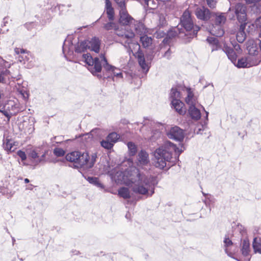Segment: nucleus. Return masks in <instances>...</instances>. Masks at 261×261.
<instances>
[{
    "label": "nucleus",
    "instance_id": "obj_23",
    "mask_svg": "<svg viewBox=\"0 0 261 261\" xmlns=\"http://www.w3.org/2000/svg\"><path fill=\"white\" fill-rule=\"evenodd\" d=\"M184 33V31L182 29H180L178 27L172 28L169 30L167 33V36L164 40L166 39H172L178 35H181Z\"/></svg>",
    "mask_w": 261,
    "mask_h": 261
},
{
    "label": "nucleus",
    "instance_id": "obj_19",
    "mask_svg": "<svg viewBox=\"0 0 261 261\" xmlns=\"http://www.w3.org/2000/svg\"><path fill=\"white\" fill-rule=\"evenodd\" d=\"M171 104L172 107L179 114L181 115L185 114L186 111V108L184 107L185 105L180 99L178 100H171Z\"/></svg>",
    "mask_w": 261,
    "mask_h": 261
},
{
    "label": "nucleus",
    "instance_id": "obj_41",
    "mask_svg": "<svg viewBox=\"0 0 261 261\" xmlns=\"http://www.w3.org/2000/svg\"><path fill=\"white\" fill-rule=\"evenodd\" d=\"M107 141L110 142L113 145L119 139V136L115 132L110 133L106 138Z\"/></svg>",
    "mask_w": 261,
    "mask_h": 261
},
{
    "label": "nucleus",
    "instance_id": "obj_17",
    "mask_svg": "<svg viewBox=\"0 0 261 261\" xmlns=\"http://www.w3.org/2000/svg\"><path fill=\"white\" fill-rule=\"evenodd\" d=\"M87 41L88 48L98 53L99 51L100 41L96 37H94L90 41Z\"/></svg>",
    "mask_w": 261,
    "mask_h": 261
},
{
    "label": "nucleus",
    "instance_id": "obj_42",
    "mask_svg": "<svg viewBox=\"0 0 261 261\" xmlns=\"http://www.w3.org/2000/svg\"><path fill=\"white\" fill-rule=\"evenodd\" d=\"M241 251L242 254L245 256L249 255L250 252V244L248 241L244 240Z\"/></svg>",
    "mask_w": 261,
    "mask_h": 261
},
{
    "label": "nucleus",
    "instance_id": "obj_52",
    "mask_svg": "<svg viewBox=\"0 0 261 261\" xmlns=\"http://www.w3.org/2000/svg\"><path fill=\"white\" fill-rule=\"evenodd\" d=\"M114 1L118 5L120 9L126 8L124 0H114Z\"/></svg>",
    "mask_w": 261,
    "mask_h": 261
},
{
    "label": "nucleus",
    "instance_id": "obj_8",
    "mask_svg": "<svg viewBox=\"0 0 261 261\" xmlns=\"http://www.w3.org/2000/svg\"><path fill=\"white\" fill-rule=\"evenodd\" d=\"M119 15V22L122 25L129 26L130 28L133 23L135 22V20L128 14L126 8L120 9Z\"/></svg>",
    "mask_w": 261,
    "mask_h": 261
},
{
    "label": "nucleus",
    "instance_id": "obj_37",
    "mask_svg": "<svg viewBox=\"0 0 261 261\" xmlns=\"http://www.w3.org/2000/svg\"><path fill=\"white\" fill-rule=\"evenodd\" d=\"M103 28L106 31L110 30H114L116 29H118V24L113 21H109V22H107L105 21V22H102Z\"/></svg>",
    "mask_w": 261,
    "mask_h": 261
},
{
    "label": "nucleus",
    "instance_id": "obj_29",
    "mask_svg": "<svg viewBox=\"0 0 261 261\" xmlns=\"http://www.w3.org/2000/svg\"><path fill=\"white\" fill-rule=\"evenodd\" d=\"M138 162L141 165H146L149 161L148 154L144 150H141L138 154Z\"/></svg>",
    "mask_w": 261,
    "mask_h": 261
},
{
    "label": "nucleus",
    "instance_id": "obj_46",
    "mask_svg": "<svg viewBox=\"0 0 261 261\" xmlns=\"http://www.w3.org/2000/svg\"><path fill=\"white\" fill-rule=\"evenodd\" d=\"M0 114H3V118H4V116L7 117V120L6 122H9L11 117L13 116L12 114H11V113L8 110L6 106L4 107V109L0 110Z\"/></svg>",
    "mask_w": 261,
    "mask_h": 261
},
{
    "label": "nucleus",
    "instance_id": "obj_63",
    "mask_svg": "<svg viewBox=\"0 0 261 261\" xmlns=\"http://www.w3.org/2000/svg\"><path fill=\"white\" fill-rule=\"evenodd\" d=\"M152 54H153V51H152L151 55H148V56H146V58H147V61L149 60V61H151L152 60V59L153 58Z\"/></svg>",
    "mask_w": 261,
    "mask_h": 261
},
{
    "label": "nucleus",
    "instance_id": "obj_57",
    "mask_svg": "<svg viewBox=\"0 0 261 261\" xmlns=\"http://www.w3.org/2000/svg\"><path fill=\"white\" fill-rule=\"evenodd\" d=\"M233 46L234 49L236 50V51H237L238 54H240L242 50L240 45L236 43L235 44H233Z\"/></svg>",
    "mask_w": 261,
    "mask_h": 261
},
{
    "label": "nucleus",
    "instance_id": "obj_38",
    "mask_svg": "<svg viewBox=\"0 0 261 261\" xmlns=\"http://www.w3.org/2000/svg\"><path fill=\"white\" fill-rule=\"evenodd\" d=\"M140 41L142 44V46L146 48L150 46L152 44V38L144 34L140 36Z\"/></svg>",
    "mask_w": 261,
    "mask_h": 261
},
{
    "label": "nucleus",
    "instance_id": "obj_7",
    "mask_svg": "<svg viewBox=\"0 0 261 261\" xmlns=\"http://www.w3.org/2000/svg\"><path fill=\"white\" fill-rule=\"evenodd\" d=\"M97 158V152L92 153L91 155H89L87 151L83 153L80 151L79 158H78L76 165H74V168H92L96 161Z\"/></svg>",
    "mask_w": 261,
    "mask_h": 261
},
{
    "label": "nucleus",
    "instance_id": "obj_39",
    "mask_svg": "<svg viewBox=\"0 0 261 261\" xmlns=\"http://www.w3.org/2000/svg\"><path fill=\"white\" fill-rule=\"evenodd\" d=\"M113 75L114 76H116L119 78H122V73L120 71V70L117 69H114V71L112 72L111 75H107V74H103V75L101 74H98L97 76L99 79L103 78V79H108Z\"/></svg>",
    "mask_w": 261,
    "mask_h": 261
},
{
    "label": "nucleus",
    "instance_id": "obj_18",
    "mask_svg": "<svg viewBox=\"0 0 261 261\" xmlns=\"http://www.w3.org/2000/svg\"><path fill=\"white\" fill-rule=\"evenodd\" d=\"M206 40L211 46L212 52L220 49L222 50L223 46L220 44L217 38L214 37H208Z\"/></svg>",
    "mask_w": 261,
    "mask_h": 261
},
{
    "label": "nucleus",
    "instance_id": "obj_26",
    "mask_svg": "<svg viewBox=\"0 0 261 261\" xmlns=\"http://www.w3.org/2000/svg\"><path fill=\"white\" fill-rule=\"evenodd\" d=\"M106 11L109 21H113L114 18V11L110 0H105Z\"/></svg>",
    "mask_w": 261,
    "mask_h": 261
},
{
    "label": "nucleus",
    "instance_id": "obj_32",
    "mask_svg": "<svg viewBox=\"0 0 261 261\" xmlns=\"http://www.w3.org/2000/svg\"><path fill=\"white\" fill-rule=\"evenodd\" d=\"M80 151H73L66 154L65 158L67 161L73 163V165H76V162L79 158Z\"/></svg>",
    "mask_w": 261,
    "mask_h": 261
},
{
    "label": "nucleus",
    "instance_id": "obj_14",
    "mask_svg": "<svg viewBox=\"0 0 261 261\" xmlns=\"http://www.w3.org/2000/svg\"><path fill=\"white\" fill-rule=\"evenodd\" d=\"M9 112L12 115H16L20 112H22L25 109V107L20 103H16L14 101H10L6 105Z\"/></svg>",
    "mask_w": 261,
    "mask_h": 261
},
{
    "label": "nucleus",
    "instance_id": "obj_10",
    "mask_svg": "<svg viewBox=\"0 0 261 261\" xmlns=\"http://www.w3.org/2000/svg\"><path fill=\"white\" fill-rule=\"evenodd\" d=\"M169 138L178 141H182L185 137L184 131L178 126L172 127L167 133Z\"/></svg>",
    "mask_w": 261,
    "mask_h": 261
},
{
    "label": "nucleus",
    "instance_id": "obj_50",
    "mask_svg": "<svg viewBox=\"0 0 261 261\" xmlns=\"http://www.w3.org/2000/svg\"><path fill=\"white\" fill-rule=\"evenodd\" d=\"M54 153L57 156H62L65 154L64 150L60 148H56L54 150Z\"/></svg>",
    "mask_w": 261,
    "mask_h": 261
},
{
    "label": "nucleus",
    "instance_id": "obj_60",
    "mask_svg": "<svg viewBox=\"0 0 261 261\" xmlns=\"http://www.w3.org/2000/svg\"><path fill=\"white\" fill-rule=\"evenodd\" d=\"M1 193H2V194L3 195L8 196L9 193L8 190L7 188H5V190L2 191Z\"/></svg>",
    "mask_w": 261,
    "mask_h": 261
},
{
    "label": "nucleus",
    "instance_id": "obj_4",
    "mask_svg": "<svg viewBox=\"0 0 261 261\" xmlns=\"http://www.w3.org/2000/svg\"><path fill=\"white\" fill-rule=\"evenodd\" d=\"M180 23L185 30V32H184L185 35L188 36V38L196 37L200 29L199 26L194 25L191 13L188 10L184 12L180 17Z\"/></svg>",
    "mask_w": 261,
    "mask_h": 261
},
{
    "label": "nucleus",
    "instance_id": "obj_48",
    "mask_svg": "<svg viewBox=\"0 0 261 261\" xmlns=\"http://www.w3.org/2000/svg\"><path fill=\"white\" fill-rule=\"evenodd\" d=\"M251 30L255 31L261 29V16H259L251 24Z\"/></svg>",
    "mask_w": 261,
    "mask_h": 261
},
{
    "label": "nucleus",
    "instance_id": "obj_61",
    "mask_svg": "<svg viewBox=\"0 0 261 261\" xmlns=\"http://www.w3.org/2000/svg\"><path fill=\"white\" fill-rule=\"evenodd\" d=\"M4 73L0 71V83H3L4 82Z\"/></svg>",
    "mask_w": 261,
    "mask_h": 261
},
{
    "label": "nucleus",
    "instance_id": "obj_35",
    "mask_svg": "<svg viewBox=\"0 0 261 261\" xmlns=\"http://www.w3.org/2000/svg\"><path fill=\"white\" fill-rule=\"evenodd\" d=\"M138 63L141 66V67L144 70H146L148 71L149 70V67L147 64L146 63L144 57V55L142 53H139L138 55Z\"/></svg>",
    "mask_w": 261,
    "mask_h": 261
},
{
    "label": "nucleus",
    "instance_id": "obj_40",
    "mask_svg": "<svg viewBox=\"0 0 261 261\" xmlns=\"http://www.w3.org/2000/svg\"><path fill=\"white\" fill-rule=\"evenodd\" d=\"M238 68H248L250 67L248 61H247L246 57H242L239 59L237 63L234 64Z\"/></svg>",
    "mask_w": 261,
    "mask_h": 261
},
{
    "label": "nucleus",
    "instance_id": "obj_51",
    "mask_svg": "<svg viewBox=\"0 0 261 261\" xmlns=\"http://www.w3.org/2000/svg\"><path fill=\"white\" fill-rule=\"evenodd\" d=\"M17 155L20 158L22 161H24L27 159V155L24 151L21 150L17 152Z\"/></svg>",
    "mask_w": 261,
    "mask_h": 261
},
{
    "label": "nucleus",
    "instance_id": "obj_1",
    "mask_svg": "<svg viewBox=\"0 0 261 261\" xmlns=\"http://www.w3.org/2000/svg\"><path fill=\"white\" fill-rule=\"evenodd\" d=\"M183 151L182 149L177 147L169 141H165L163 145L157 148L154 152V166L160 169H164L167 166L168 170L171 165L170 164L172 158L173 153L178 158L179 155Z\"/></svg>",
    "mask_w": 261,
    "mask_h": 261
},
{
    "label": "nucleus",
    "instance_id": "obj_47",
    "mask_svg": "<svg viewBox=\"0 0 261 261\" xmlns=\"http://www.w3.org/2000/svg\"><path fill=\"white\" fill-rule=\"evenodd\" d=\"M100 143L101 147L107 150H111L114 146L112 143H111L109 141H107L106 138L105 139L102 140Z\"/></svg>",
    "mask_w": 261,
    "mask_h": 261
},
{
    "label": "nucleus",
    "instance_id": "obj_5",
    "mask_svg": "<svg viewBox=\"0 0 261 261\" xmlns=\"http://www.w3.org/2000/svg\"><path fill=\"white\" fill-rule=\"evenodd\" d=\"M211 18L213 21L210 33L216 37H221L224 34L223 26L226 22L225 13H212Z\"/></svg>",
    "mask_w": 261,
    "mask_h": 261
},
{
    "label": "nucleus",
    "instance_id": "obj_49",
    "mask_svg": "<svg viewBox=\"0 0 261 261\" xmlns=\"http://www.w3.org/2000/svg\"><path fill=\"white\" fill-rule=\"evenodd\" d=\"M65 6L63 5H57L55 6H52L50 10L52 12L58 13L59 14H61V12L63 11V8Z\"/></svg>",
    "mask_w": 261,
    "mask_h": 261
},
{
    "label": "nucleus",
    "instance_id": "obj_31",
    "mask_svg": "<svg viewBox=\"0 0 261 261\" xmlns=\"http://www.w3.org/2000/svg\"><path fill=\"white\" fill-rule=\"evenodd\" d=\"M100 59L101 61H103V67L106 72L111 74L114 71V69H117L115 66L109 64L104 55L102 54L100 55Z\"/></svg>",
    "mask_w": 261,
    "mask_h": 261
},
{
    "label": "nucleus",
    "instance_id": "obj_36",
    "mask_svg": "<svg viewBox=\"0 0 261 261\" xmlns=\"http://www.w3.org/2000/svg\"><path fill=\"white\" fill-rule=\"evenodd\" d=\"M86 179L90 184L95 186L98 188L100 189L104 188V186L99 181L98 177L88 176L87 178H86Z\"/></svg>",
    "mask_w": 261,
    "mask_h": 261
},
{
    "label": "nucleus",
    "instance_id": "obj_13",
    "mask_svg": "<svg viewBox=\"0 0 261 261\" xmlns=\"http://www.w3.org/2000/svg\"><path fill=\"white\" fill-rule=\"evenodd\" d=\"M39 148L34 149L31 150L29 154V156L31 158L32 160L35 161L37 164L45 161V158L47 151L45 150L41 156L39 155Z\"/></svg>",
    "mask_w": 261,
    "mask_h": 261
},
{
    "label": "nucleus",
    "instance_id": "obj_44",
    "mask_svg": "<svg viewBox=\"0 0 261 261\" xmlns=\"http://www.w3.org/2000/svg\"><path fill=\"white\" fill-rule=\"evenodd\" d=\"M127 145L128 149V153L129 155H135L137 152V147L136 145L132 142H128Z\"/></svg>",
    "mask_w": 261,
    "mask_h": 261
},
{
    "label": "nucleus",
    "instance_id": "obj_59",
    "mask_svg": "<svg viewBox=\"0 0 261 261\" xmlns=\"http://www.w3.org/2000/svg\"><path fill=\"white\" fill-rule=\"evenodd\" d=\"M171 54V51L170 49H168L164 54V56L167 58L168 59H170V55Z\"/></svg>",
    "mask_w": 261,
    "mask_h": 261
},
{
    "label": "nucleus",
    "instance_id": "obj_62",
    "mask_svg": "<svg viewBox=\"0 0 261 261\" xmlns=\"http://www.w3.org/2000/svg\"><path fill=\"white\" fill-rule=\"evenodd\" d=\"M4 121H5V120L3 118V114H0V128L2 127Z\"/></svg>",
    "mask_w": 261,
    "mask_h": 261
},
{
    "label": "nucleus",
    "instance_id": "obj_15",
    "mask_svg": "<svg viewBox=\"0 0 261 261\" xmlns=\"http://www.w3.org/2000/svg\"><path fill=\"white\" fill-rule=\"evenodd\" d=\"M222 51L227 55L228 58L233 64L237 62V55L233 48L228 46L226 44H224L222 48Z\"/></svg>",
    "mask_w": 261,
    "mask_h": 261
},
{
    "label": "nucleus",
    "instance_id": "obj_30",
    "mask_svg": "<svg viewBox=\"0 0 261 261\" xmlns=\"http://www.w3.org/2000/svg\"><path fill=\"white\" fill-rule=\"evenodd\" d=\"M115 34L119 37L126 39H132L135 36V32L132 30L130 32L122 31L119 30V27L115 31Z\"/></svg>",
    "mask_w": 261,
    "mask_h": 261
},
{
    "label": "nucleus",
    "instance_id": "obj_54",
    "mask_svg": "<svg viewBox=\"0 0 261 261\" xmlns=\"http://www.w3.org/2000/svg\"><path fill=\"white\" fill-rule=\"evenodd\" d=\"M15 53L17 55H25L24 54L27 53V51L23 48H20L16 47L14 49Z\"/></svg>",
    "mask_w": 261,
    "mask_h": 261
},
{
    "label": "nucleus",
    "instance_id": "obj_21",
    "mask_svg": "<svg viewBox=\"0 0 261 261\" xmlns=\"http://www.w3.org/2000/svg\"><path fill=\"white\" fill-rule=\"evenodd\" d=\"M247 24H240L238 25V31L237 33L236 39L239 43H243L246 38L245 32Z\"/></svg>",
    "mask_w": 261,
    "mask_h": 261
},
{
    "label": "nucleus",
    "instance_id": "obj_58",
    "mask_svg": "<svg viewBox=\"0 0 261 261\" xmlns=\"http://www.w3.org/2000/svg\"><path fill=\"white\" fill-rule=\"evenodd\" d=\"M18 61L20 62H24L25 59L27 58V56L25 55H18Z\"/></svg>",
    "mask_w": 261,
    "mask_h": 261
},
{
    "label": "nucleus",
    "instance_id": "obj_3",
    "mask_svg": "<svg viewBox=\"0 0 261 261\" xmlns=\"http://www.w3.org/2000/svg\"><path fill=\"white\" fill-rule=\"evenodd\" d=\"M226 14L230 20H237L240 24H247V8L245 4L241 3L231 4Z\"/></svg>",
    "mask_w": 261,
    "mask_h": 261
},
{
    "label": "nucleus",
    "instance_id": "obj_28",
    "mask_svg": "<svg viewBox=\"0 0 261 261\" xmlns=\"http://www.w3.org/2000/svg\"><path fill=\"white\" fill-rule=\"evenodd\" d=\"M3 147L4 149L8 152H12L15 151L16 147L15 145V142L12 140L6 139L3 143Z\"/></svg>",
    "mask_w": 261,
    "mask_h": 261
},
{
    "label": "nucleus",
    "instance_id": "obj_34",
    "mask_svg": "<svg viewBox=\"0 0 261 261\" xmlns=\"http://www.w3.org/2000/svg\"><path fill=\"white\" fill-rule=\"evenodd\" d=\"M118 195L123 199H126L130 198L129 190L126 187H121L118 191Z\"/></svg>",
    "mask_w": 261,
    "mask_h": 261
},
{
    "label": "nucleus",
    "instance_id": "obj_55",
    "mask_svg": "<svg viewBox=\"0 0 261 261\" xmlns=\"http://www.w3.org/2000/svg\"><path fill=\"white\" fill-rule=\"evenodd\" d=\"M24 25L28 30H31L33 28L36 27L37 24L34 22H31L25 23Z\"/></svg>",
    "mask_w": 261,
    "mask_h": 261
},
{
    "label": "nucleus",
    "instance_id": "obj_22",
    "mask_svg": "<svg viewBox=\"0 0 261 261\" xmlns=\"http://www.w3.org/2000/svg\"><path fill=\"white\" fill-rule=\"evenodd\" d=\"M101 63H103V61L100 58L95 57L93 61V65L92 68L91 67L90 70L91 73L93 75H96L97 73L100 72L101 71Z\"/></svg>",
    "mask_w": 261,
    "mask_h": 261
},
{
    "label": "nucleus",
    "instance_id": "obj_11",
    "mask_svg": "<svg viewBox=\"0 0 261 261\" xmlns=\"http://www.w3.org/2000/svg\"><path fill=\"white\" fill-rule=\"evenodd\" d=\"M15 87L18 95H19V97L22 98L24 102L26 103L28 101L30 96L27 84L26 83H18Z\"/></svg>",
    "mask_w": 261,
    "mask_h": 261
},
{
    "label": "nucleus",
    "instance_id": "obj_12",
    "mask_svg": "<svg viewBox=\"0 0 261 261\" xmlns=\"http://www.w3.org/2000/svg\"><path fill=\"white\" fill-rule=\"evenodd\" d=\"M195 15L198 19L204 21H207L211 18L212 13L207 8L203 7L196 9Z\"/></svg>",
    "mask_w": 261,
    "mask_h": 261
},
{
    "label": "nucleus",
    "instance_id": "obj_25",
    "mask_svg": "<svg viewBox=\"0 0 261 261\" xmlns=\"http://www.w3.org/2000/svg\"><path fill=\"white\" fill-rule=\"evenodd\" d=\"M88 48V42L87 40L78 42L74 47L75 53L81 54L84 53Z\"/></svg>",
    "mask_w": 261,
    "mask_h": 261
},
{
    "label": "nucleus",
    "instance_id": "obj_56",
    "mask_svg": "<svg viewBox=\"0 0 261 261\" xmlns=\"http://www.w3.org/2000/svg\"><path fill=\"white\" fill-rule=\"evenodd\" d=\"M207 4L210 8H214L216 5V0H206Z\"/></svg>",
    "mask_w": 261,
    "mask_h": 261
},
{
    "label": "nucleus",
    "instance_id": "obj_33",
    "mask_svg": "<svg viewBox=\"0 0 261 261\" xmlns=\"http://www.w3.org/2000/svg\"><path fill=\"white\" fill-rule=\"evenodd\" d=\"M252 247L254 253L261 254V238L255 237L253 239Z\"/></svg>",
    "mask_w": 261,
    "mask_h": 261
},
{
    "label": "nucleus",
    "instance_id": "obj_6",
    "mask_svg": "<svg viewBox=\"0 0 261 261\" xmlns=\"http://www.w3.org/2000/svg\"><path fill=\"white\" fill-rule=\"evenodd\" d=\"M247 49L248 55L246 57L249 66L259 64L261 62V53L258 50L257 44L253 40H250L247 43Z\"/></svg>",
    "mask_w": 261,
    "mask_h": 261
},
{
    "label": "nucleus",
    "instance_id": "obj_9",
    "mask_svg": "<svg viewBox=\"0 0 261 261\" xmlns=\"http://www.w3.org/2000/svg\"><path fill=\"white\" fill-rule=\"evenodd\" d=\"M62 51L67 60L72 61L75 59V55L74 54L72 43L71 41H65L63 45Z\"/></svg>",
    "mask_w": 261,
    "mask_h": 261
},
{
    "label": "nucleus",
    "instance_id": "obj_2",
    "mask_svg": "<svg viewBox=\"0 0 261 261\" xmlns=\"http://www.w3.org/2000/svg\"><path fill=\"white\" fill-rule=\"evenodd\" d=\"M137 176L136 178H131V181L134 184L133 191L137 194L146 195L149 194L152 196L154 193V188L158 184L155 176L146 175L143 173L136 169Z\"/></svg>",
    "mask_w": 261,
    "mask_h": 261
},
{
    "label": "nucleus",
    "instance_id": "obj_20",
    "mask_svg": "<svg viewBox=\"0 0 261 261\" xmlns=\"http://www.w3.org/2000/svg\"><path fill=\"white\" fill-rule=\"evenodd\" d=\"M188 114L192 119L197 121L201 118V112L196 106H189Z\"/></svg>",
    "mask_w": 261,
    "mask_h": 261
},
{
    "label": "nucleus",
    "instance_id": "obj_64",
    "mask_svg": "<svg viewBox=\"0 0 261 261\" xmlns=\"http://www.w3.org/2000/svg\"><path fill=\"white\" fill-rule=\"evenodd\" d=\"M8 23V18L6 17L4 18L2 24V27H3L4 26H5L6 25V23Z\"/></svg>",
    "mask_w": 261,
    "mask_h": 261
},
{
    "label": "nucleus",
    "instance_id": "obj_53",
    "mask_svg": "<svg viewBox=\"0 0 261 261\" xmlns=\"http://www.w3.org/2000/svg\"><path fill=\"white\" fill-rule=\"evenodd\" d=\"M143 126L151 127L154 123L153 121L149 120H144L142 123Z\"/></svg>",
    "mask_w": 261,
    "mask_h": 261
},
{
    "label": "nucleus",
    "instance_id": "obj_45",
    "mask_svg": "<svg viewBox=\"0 0 261 261\" xmlns=\"http://www.w3.org/2000/svg\"><path fill=\"white\" fill-rule=\"evenodd\" d=\"M82 57L85 63L92 68L94 58H93L90 54H84L82 55Z\"/></svg>",
    "mask_w": 261,
    "mask_h": 261
},
{
    "label": "nucleus",
    "instance_id": "obj_16",
    "mask_svg": "<svg viewBox=\"0 0 261 261\" xmlns=\"http://www.w3.org/2000/svg\"><path fill=\"white\" fill-rule=\"evenodd\" d=\"M134 29L135 33L140 36L145 34L147 32V29L144 24L141 21L135 20V22L133 23L130 27V29Z\"/></svg>",
    "mask_w": 261,
    "mask_h": 261
},
{
    "label": "nucleus",
    "instance_id": "obj_24",
    "mask_svg": "<svg viewBox=\"0 0 261 261\" xmlns=\"http://www.w3.org/2000/svg\"><path fill=\"white\" fill-rule=\"evenodd\" d=\"M223 243L224 244V250L225 252L227 254L228 256L236 259L238 261H239V260L237 258H236L233 257L232 253L229 251V247L231 246L233 244V243L231 240L229 239V237L228 236H225Z\"/></svg>",
    "mask_w": 261,
    "mask_h": 261
},
{
    "label": "nucleus",
    "instance_id": "obj_27",
    "mask_svg": "<svg viewBox=\"0 0 261 261\" xmlns=\"http://www.w3.org/2000/svg\"><path fill=\"white\" fill-rule=\"evenodd\" d=\"M187 96L186 97L185 101L189 106H196L197 102L196 98L194 96L191 89H187Z\"/></svg>",
    "mask_w": 261,
    "mask_h": 261
},
{
    "label": "nucleus",
    "instance_id": "obj_43",
    "mask_svg": "<svg viewBox=\"0 0 261 261\" xmlns=\"http://www.w3.org/2000/svg\"><path fill=\"white\" fill-rule=\"evenodd\" d=\"M180 96V93L176 88H172L171 89L170 93V98L171 100H179Z\"/></svg>",
    "mask_w": 261,
    "mask_h": 261
}]
</instances>
